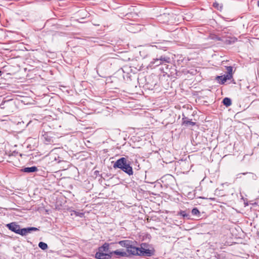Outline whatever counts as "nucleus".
<instances>
[{"label":"nucleus","instance_id":"f257e3e1","mask_svg":"<svg viewBox=\"0 0 259 259\" xmlns=\"http://www.w3.org/2000/svg\"><path fill=\"white\" fill-rule=\"evenodd\" d=\"M113 167L120 168L129 176L133 175V170L131 165V162L125 157H121L118 159L113 164Z\"/></svg>","mask_w":259,"mask_h":259},{"label":"nucleus","instance_id":"f03ea898","mask_svg":"<svg viewBox=\"0 0 259 259\" xmlns=\"http://www.w3.org/2000/svg\"><path fill=\"white\" fill-rule=\"evenodd\" d=\"M6 227L11 231L22 236L26 235L28 233H31L32 231H35L38 230V229L35 227H28L21 229L20 225H18L16 222L8 224L6 225Z\"/></svg>","mask_w":259,"mask_h":259},{"label":"nucleus","instance_id":"7ed1b4c3","mask_svg":"<svg viewBox=\"0 0 259 259\" xmlns=\"http://www.w3.org/2000/svg\"><path fill=\"white\" fill-rule=\"evenodd\" d=\"M109 249V244L105 243L102 246L99 247L98 251L95 254V257L97 259H110L111 258Z\"/></svg>","mask_w":259,"mask_h":259},{"label":"nucleus","instance_id":"20e7f679","mask_svg":"<svg viewBox=\"0 0 259 259\" xmlns=\"http://www.w3.org/2000/svg\"><path fill=\"white\" fill-rule=\"evenodd\" d=\"M140 250V248L134 246L132 244H131L130 246L127 248L126 252L127 253V256L128 255H139Z\"/></svg>","mask_w":259,"mask_h":259},{"label":"nucleus","instance_id":"39448f33","mask_svg":"<svg viewBox=\"0 0 259 259\" xmlns=\"http://www.w3.org/2000/svg\"><path fill=\"white\" fill-rule=\"evenodd\" d=\"M44 133V134H42V136L45 139L46 144H48L53 143V140L52 139V137L50 136V133L42 132V133Z\"/></svg>","mask_w":259,"mask_h":259},{"label":"nucleus","instance_id":"423d86ee","mask_svg":"<svg viewBox=\"0 0 259 259\" xmlns=\"http://www.w3.org/2000/svg\"><path fill=\"white\" fill-rule=\"evenodd\" d=\"M232 67L231 66L227 67L228 73L224 75L223 81H226L227 80H230L232 77Z\"/></svg>","mask_w":259,"mask_h":259},{"label":"nucleus","instance_id":"0eeeda50","mask_svg":"<svg viewBox=\"0 0 259 259\" xmlns=\"http://www.w3.org/2000/svg\"><path fill=\"white\" fill-rule=\"evenodd\" d=\"M152 254L153 252L151 250L140 248L139 255L150 256Z\"/></svg>","mask_w":259,"mask_h":259},{"label":"nucleus","instance_id":"6e6552de","mask_svg":"<svg viewBox=\"0 0 259 259\" xmlns=\"http://www.w3.org/2000/svg\"><path fill=\"white\" fill-rule=\"evenodd\" d=\"M237 39L235 37H225L224 40V43L226 45H231L235 43L237 41Z\"/></svg>","mask_w":259,"mask_h":259},{"label":"nucleus","instance_id":"1a4fd4ad","mask_svg":"<svg viewBox=\"0 0 259 259\" xmlns=\"http://www.w3.org/2000/svg\"><path fill=\"white\" fill-rule=\"evenodd\" d=\"M110 253H111V256L113 254H115L116 255H118L119 256H127V253L125 251H122L119 250H116L113 251H110Z\"/></svg>","mask_w":259,"mask_h":259},{"label":"nucleus","instance_id":"9d476101","mask_svg":"<svg viewBox=\"0 0 259 259\" xmlns=\"http://www.w3.org/2000/svg\"><path fill=\"white\" fill-rule=\"evenodd\" d=\"M37 167L33 166L30 167H25L22 169V171L26 173H30L37 171Z\"/></svg>","mask_w":259,"mask_h":259},{"label":"nucleus","instance_id":"9b49d317","mask_svg":"<svg viewBox=\"0 0 259 259\" xmlns=\"http://www.w3.org/2000/svg\"><path fill=\"white\" fill-rule=\"evenodd\" d=\"M182 121H183V124L185 125L186 126H188V125L193 126V125H195V122L189 120L186 117H183Z\"/></svg>","mask_w":259,"mask_h":259},{"label":"nucleus","instance_id":"f8f14e48","mask_svg":"<svg viewBox=\"0 0 259 259\" xmlns=\"http://www.w3.org/2000/svg\"><path fill=\"white\" fill-rule=\"evenodd\" d=\"M119 244L122 247H125L126 249L130 246V244H132V242L130 240H122L118 242Z\"/></svg>","mask_w":259,"mask_h":259},{"label":"nucleus","instance_id":"ddd939ff","mask_svg":"<svg viewBox=\"0 0 259 259\" xmlns=\"http://www.w3.org/2000/svg\"><path fill=\"white\" fill-rule=\"evenodd\" d=\"M162 63H161L160 61L158 58L154 59L152 61L150 62L149 64V66L150 67L153 66H158L160 65H161Z\"/></svg>","mask_w":259,"mask_h":259},{"label":"nucleus","instance_id":"4468645a","mask_svg":"<svg viewBox=\"0 0 259 259\" xmlns=\"http://www.w3.org/2000/svg\"><path fill=\"white\" fill-rule=\"evenodd\" d=\"M158 59L160 61L162 64L164 63H169L170 62V58L167 57L161 56Z\"/></svg>","mask_w":259,"mask_h":259},{"label":"nucleus","instance_id":"2eb2a0df","mask_svg":"<svg viewBox=\"0 0 259 259\" xmlns=\"http://www.w3.org/2000/svg\"><path fill=\"white\" fill-rule=\"evenodd\" d=\"M223 103L226 107H229L231 105L232 101L229 98H225L223 100Z\"/></svg>","mask_w":259,"mask_h":259},{"label":"nucleus","instance_id":"dca6fc26","mask_svg":"<svg viewBox=\"0 0 259 259\" xmlns=\"http://www.w3.org/2000/svg\"><path fill=\"white\" fill-rule=\"evenodd\" d=\"M38 246L39 248H40L42 250H46L48 248V245L47 243L43 242H40L38 243Z\"/></svg>","mask_w":259,"mask_h":259},{"label":"nucleus","instance_id":"f3484780","mask_svg":"<svg viewBox=\"0 0 259 259\" xmlns=\"http://www.w3.org/2000/svg\"><path fill=\"white\" fill-rule=\"evenodd\" d=\"M192 214L194 215H199L200 214V211L197 208H194L192 210Z\"/></svg>","mask_w":259,"mask_h":259},{"label":"nucleus","instance_id":"a211bd4d","mask_svg":"<svg viewBox=\"0 0 259 259\" xmlns=\"http://www.w3.org/2000/svg\"><path fill=\"white\" fill-rule=\"evenodd\" d=\"M213 6L218 10H221L222 8V6H220V4L216 2L213 4Z\"/></svg>","mask_w":259,"mask_h":259},{"label":"nucleus","instance_id":"6ab92c4d","mask_svg":"<svg viewBox=\"0 0 259 259\" xmlns=\"http://www.w3.org/2000/svg\"><path fill=\"white\" fill-rule=\"evenodd\" d=\"M73 213L76 215V216H79L80 217V218H82L83 215H84V214L82 212H77L76 211H73Z\"/></svg>","mask_w":259,"mask_h":259},{"label":"nucleus","instance_id":"aec40b11","mask_svg":"<svg viewBox=\"0 0 259 259\" xmlns=\"http://www.w3.org/2000/svg\"><path fill=\"white\" fill-rule=\"evenodd\" d=\"M223 77H224V76H218L216 77V79H217L218 81L221 80V83H222V84H224L226 81H223Z\"/></svg>","mask_w":259,"mask_h":259},{"label":"nucleus","instance_id":"412c9836","mask_svg":"<svg viewBox=\"0 0 259 259\" xmlns=\"http://www.w3.org/2000/svg\"><path fill=\"white\" fill-rule=\"evenodd\" d=\"M179 214L182 215L183 218L187 217L188 215L187 214L186 212L185 211H181L179 212Z\"/></svg>","mask_w":259,"mask_h":259},{"label":"nucleus","instance_id":"4be33fe9","mask_svg":"<svg viewBox=\"0 0 259 259\" xmlns=\"http://www.w3.org/2000/svg\"><path fill=\"white\" fill-rule=\"evenodd\" d=\"M54 160H58V163H60L61 162V161L62 162H66V161H64L63 160H61V158L59 157V156H58V158H57L56 157L54 158Z\"/></svg>","mask_w":259,"mask_h":259},{"label":"nucleus","instance_id":"5701e85b","mask_svg":"<svg viewBox=\"0 0 259 259\" xmlns=\"http://www.w3.org/2000/svg\"><path fill=\"white\" fill-rule=\"evenodd\" d=\"M224 38H225L224 37H217L216 38V39L218 40L222 41H223L224 42Z\"/></svg>","mask_w":259,"mask_h":259},{"label":"nucleus","instance_id":"b1692460","mask_svg":"<svg viewBox=\"0 0 259 259\" xmlns=\"http://www.w3.org/2000/svg\"><path fill=\"white\" fill-rule=\"evenodd\" d=\"M247 174V172H244V173H242V174H238V175H237V178H240V177H239V176L240 175H246V174Z\"/></svg>","mask_w":259,"mask_h":259},{"label":"nucleus","instance_id":"393cba45","mask_svg":"<svg viewBox=\"0 0 259 259\" xmlns=\"http://www.w3.org/2000/svg\"><path fill=\"white\" fill-rule=\"evenodd\" d=\"M257 6L259 7V1L257 2Z\"/></svg>","mask_w":259,"mask_h":259},{"label":"nucleus","instance_id":"a878e982","mask_svg":"<svg viewBox=\"0 0 259 259\" xmlns=\"http://www.w3.org/2000/svg\"><path fill=\"white\" fill-rule=\"evenodd\" d=\"M2 74V72L0 71V76Z\"/></svg>","mask_w":259,"mask_h":259},{"label":"nucleus","instance_id":"bb28decb","mask_svg":"<svg viewBox=\"0 0 259 259\" xmlns=\"http://www.w3.org/2000/svg\"><path fill=\"white\" fill-rule=\"evenodd\" d=\"M210 199L214 200V198H210Z\"/></svg>","mask_w":259,"mask_h":259}]
</instances>
